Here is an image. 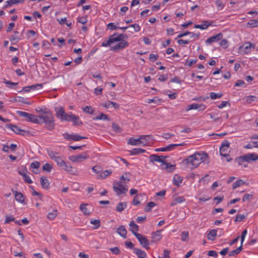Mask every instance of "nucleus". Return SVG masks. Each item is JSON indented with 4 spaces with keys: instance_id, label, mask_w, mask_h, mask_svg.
Instances as JSON below:
<instances>
[{
    "instance_id": "obj_1",
    "label": "nucleus",
    "mask_w": 258,
    "mask_h": 258,
    "mask_svg": "<svg viewBox=\"0 0 258 258\" xmlns=\"http://www.w3.org/2000/svg\"><path fill=\"white\" fill-rule=\"evenodd\" d=\"M183 163L191 169H193L198 167L201 163L208 164V156L205 153L196 152L183 160Z\"/></svg>"
},
{
    "instance_id": "obj_2",
    "label": "nucleus",
    "mask_w": 258,
    "mask_h": 258,
    "mask_svg": "<svg viewBox=\"0 0 258 258\" xmlns=\"http://www.w3.org/2000/svg\"><path fill=\"white\" fill-rule=\"evenodd\" d=\"M55 110L56 111V116L62 121H71L75 125H80L83 124L78 116L75 115L72 113L70 114H67L64 111L63 107L62 106L59 108L55 107Z\"/></svg>"
},
{
    "instance_id": "obj_3",
    "label": "nucleus",
    "mask_w": 258,
    "mask_h": 258,
    "mask_svg": "<svg viewBox=\"0 0 258 258\" xmlns=\"http://www.w3.org/2000/svg\"><path fill=\"white\" fill-rule=\"evenodd\" d=\"M41 123H44L45 127L49 131H52L54 128V119L52 113L49 111H44L43 114L39 116Z\"/></svg>"
},
{
    "instance_id": "obj_4",
    "label": "nucleus",
    "mask_w": 258,
    "mask_h": 258,
    "mask_svg": "<svg viewBox=\"0 0 258 258\" xmlns=\"http://www.w3.org/2000/svg\"><path fill=\"white\" fill-rule=\"evenodd\" d=\"M160 156L157 154H152L149 156L150 162H161L162 164L160 165L162 169L167 170L168 172H172L175 169V165L170 164L164 160H162Z\"/></svg>"
},
{
    "instance_id": "obj_5",
    "label": "nucleus",
    "mask_w": 258,
    "mask_h": 258,
    "mask_svg": "<svg viewBox=\"0 0 258 258\" xmlns=\"http://www.w3.org/2000/svg\"><path fill=\"white\" fill-rule=\"evenodd\" d=\"M258 159V156L254 153L247 154L240 156L234 159L239 165H242L244 162H249L251 161H254Z\"/></svg>"
},
{
    "instance_id": "obj_6",
    "label": "nucleus",
    "mask_w": 258,
    "mask_h": 258,
    "mask_svg": "<svg viewBox=\"0 0 258 258\" xmlns=\"http://www.w3.org/2000/svg\"><path fill=\"white\" fill-rule=\"evenodd\" d=\"M120 38H121V42L115 44V45L110 47V50L112 51H116L119 49H123L125 47L128 46V43L124 40V39H126L127 38V36L125 34H120L118 35Z\"/></svg>"
},
{
    "instance_id": "obj_7",
    "label": "nucleus",
    "mask_w": 258,
    "mask_h": 258,
    "mask_svg": "<svg viewBox=\"0 0 258 258\" xmlns=\"http://www.w3.org/2000/svg\"><path fill=\"white\" fill-rule=\"evenodd\" d=\"M47 154L49 157L54 160L59 167L62 165V164H64L63 156H60L58 153L51 150H47Z\"/></svg>"
},
{
    "instance_id": "obj_8",
    "label": "nucleus",
    "mask_w": 258,
    "mask_h": 258,
    "mask_svg": "<svg viewBox=\"0 0 258 258\" xmlns=\"http://www.w3.org/2000/svg\"><path fill=\"white\" fill-rule=\"evenodd\" d=\"M113 188L118 196L122 194H125L127 191V188H125L121 181L114 182Z\"/></svg>"
},
{
    "instance_id": "obj_9",
    "label": "nucleus",
    "mask_w": 258,
    "mask_h": 258,
    "mask_svg": "<svg viewBox=\"0 0 258 258\" xmlns=\"http://www.w3.org/2000/svg\"><path fill=\"white\" fill-rule=\"evenodd\" d=\"M135 236L137 237L140 244L146 249H149V242L147 238L143 235L139 233H135Z\"/></svg>"
},
{
    "instance_id": "obj_10",
    "label": "nucleus",
    "mask_w": 258,
    "mask_h": 258,
    "mask_svg": "<svg viewBox=\"0 0 258 258\" xmlns=\"http://www.w3.org/2000/svg\"><path fill=\"white\" fill-rule=\"evenodd\" d=\"M89 158V156L86 153H84L82 154L71 156L69 157V159L74 162H81Z\"/></svg>"
},
{
    "instance_id": "obj_11",
    "label": "nucleus",
    "mask_w": 258,
    "mask_h": 258,
    "mask_svg": "<svg viewBox=\"0 0 258 258\" xmlns=\"http://www.w3.org/2000/svg\"><path fill=\"white\" fill-rule=\"evenodd\" d=\"M7 126L8 128H11L15 133L18 134L25 136L26 135H28V134H29L28 132L21 129L20 127H18V126H17L15 124H9L7 125Z\"/></svg>"
},
{
    "instance_id": "obj_12",
    "label": "nucleus",
    "mask_w": 258,
    "mask_h": 258,
    "mask_svg": "<svg viewBox=\"0 0 258 258\" xmlns=\"http://www.w3.org/2000/svg\"><path fill=\"white\" fill-rule=\"evenodd\" d=\"M64 139L67 140H73L75 141H78L81 139H86L85 137L81 136L78 134H69L68 133H65L63 135Z\"/></svg>"
},
{
    "instance_id": "obj_13",
    "label": "nucleus",
    "mask_w": 258,
    "mask_h": 258,
    "mask_svg": "<svg viewBox=\"0 0 258 258\" xmlns=\"http://www.w3.org/2000/svg\"><path fill=\"white\" fill-rule=\"evenodd\" d=\"M146 137V136H140V138L137 139L133 138H131L128 140L127 144L133 146L139 145L144 143V141H141V139L145 138Z\"/></svg>"
},
{
    "instance_id": "obj_14",
    "label": "nucleus",
    "mask_w": 258,
    "mask_h": 258,
    "mask_svg": "<svg viewBox=\"0 0 258 258\" xmlns=\"http://www.w3.org/2000/svg\"><path fill=\"white\" fill-rule=\"evenodd\" d=\"M223 34L221 33H219L213 36L209 37L206 41V44H211L214 42H217L222 38Z\"/></svg>"
},
{
    "instance_id": "obj_15",
    "label": "nucleus",
    "mask_w": 258,
    "mask_h": 258,
    "mask_svg": "<svg viewBox=\"0 0 258 258\" xmlns=\"http://www.w3.org/2000/svg\"><path fill=\"white\" fill-rule=\"evenodd\" d=\"M206 109V106L203 104H192L188 106L186 109V111L191 109H199V110H204Z\"/></svg>"
},
{
    "instance_id": "obj_16",
    "label": "nucleus",
    "mask_w": 258,
    "mask_h": 258,
    "mask_svg": "<svg viewBox=\"0 0 258 258\" xmlns=\"http://www.w3.org/2000/svg\"><path fill=\"white\" fill-rule=\"evenodd\" d=\"M25 0H9L5 2V5L4 6L3 9H6L7 8L11 7L13 5H17L18 4H22L24 2Z\"/></svg>"
},
{
    "instance_id": "obj_17",
    "label": "nucleus",
    "mask_w": 258,
    "mask_h": 258,
    "mask_svg": "<svg viewBox=\"0 0 258 258\" xmlns=\"http://www.w3.org/2000/svg\"><path fill=\"white\" fill-rule=\"evenodd\" d=\"M161 230H157L155 232L152 233V240L151 243H155L160 241L162 238V235L160 234Z\"/></svg>"
},
{
    "instance_id": "obj_18",
    "label": "nucleus",
    "mask_w": 258,
    "mask_h": 258,
    "mask_svg": "<svg viewBox=\"0 0 258 258\" xmlns=\"http://www.w3.org/2000/svg\"><path fill=\"white\" fill-rule=\"evenodd\" d=\"M213 21L209 22L208 21H204L201 25L196 24L194 26V28L197 29H200L202 30H205L208 28L209 26H212Z\"/></svg>"
},
{
    "instance_id": "obj_19",
    "label": "nucleus",
    "mask_w": 258,
    "mask_h": 258,
    "mask_svg": "<svg viewBox=\"0 0 258 258\" xmlns=\"http://www.w3.org/2000/svg\"><path fill=\"white\" fill-rule=\"evenodd\" d=\"M12 191L14 194L16 201L22 204L24 203L25 197L21 192L14 190L13 189H12Z\"/></svg>"
},
{
    "instance_id": "obj_20",
    "label": "nucleus",
    "mask_w": 258,
    "mask_h": 258,
    "mask_svg": "<svg viewBox=\"0 0 258 258\" xmlns=\"http://www.w3.org/2000/svg\"><path fill=\"white\" fill-rule=\"evenodd\" d=\"M103 106L106 107L107 108L113 107L115 109H118L119 107V105L115 102L110 100L107 101L104 104H103Z\"/></svg>"
},
{
    "instance_id": "obj_21",
    "label": "nucleus",
    "mask_w": 258,
    "mask_h": 258,
    "mask_svg": "<svg viewBox=\"0 0 258 258\" xmlns=\"http://www.w3.org/2000/svg\"><path fill=\"white\" fill-rule=\"evenodd\" d=\"M117 233L123 238H126L127 231L123 225L120 226L116 230Z\"/></svg>"
},
{
    "instance_id": "obj_22",
    "label": "nucleus",
    "mask_w": 258,
    "mask_h": 258,
    "mask_svg": "<svg viewBox=\"0 0 258 258\" xmlns=\"http://www.w3.org/2000/svg\"><path fill=\"white\" fill-rule=\"evenodd\" d=\"M40 184L43 188L48 189L50 183L46 177L42 176L40 178Z\"/></svg>"
},
{
    "instance_id": "obj_23",
    "label": "nucleus",
    "mask_w": 258,
    "mask_h": 258,
    "mask_svg": "<svg viewBox=\"0 0 258 258\" xmlns=\"http://www.w3.org/2000/svg\"><path fill=\"white\" fill-rule=\"evenodd\" d=\"M134 252L137 255L139 258H146L147 256L146 253L139 248H134Z\"/></svg>"
},
{
    "instance_id": "obj_24",
    "label": "nucleus",
    "mask_w": 258,
    "mask_h": 258,
    "mask_svg": "<svg viewBox=\"0 0 258 258\" xmlns=\"http://www.w3.org/2000/svg\"><path fill=\"white\" fill-rule=\"evenodd\" d=\"M88 206V205L87 204H82L80 206V210L85 215H89L91 213V211H90L87 207Z\"/></svg>"
},
{
    "instance_id": "obj_25",
    "label": "nucleus",
    "mask_w": 258,
    "mask_h": 258,
    "mask_svg": "<svg viewBox=\"0 0 258 258\" xmlns=\"http://www.w3.org/2000/svg\"><path fill=\"white\" fill-rule=\"evenodd\" d=\"M28 121L35 123L41 124V122L40 120V118H39V116H37V115L33 114H30V115L28 118Z\"/></svg>"
},
{
    "instance_id": "obj_26",
    "label": "nucleus",
    "mask_w": 258,
    "mask_h": 258,
    "mask_svg": "<svg viewBox=\"0 0 258 258\" xmlns=\"http://www.w3.org/2000/svg\"><path fill=\"white\" fill-rule=\"evenodd\" d=\"M63 170H66L68 172H70L72 173L73 172V167L70 165V163L68 162H66L64 161V164H62V165L60 166Z\"/></svg>"
},
{
    "instance_id": "obj_27",
    "label": "nucleus",
    "mask_w": 258,
    "mask_h": 258,
    "mask_svg": "<svg viewBox=\"0 0 258 258\" xmlns=\"http://www.w3.org/2000/svg\"><path fill=\"white\" fill-rule=\"evenodd\" d=\"M146 150L140 148H134L132 150L129 151L131 155H136L144 152Z\"/></svg>"
},
{
    "instance_id": "obj_28",
    "label": "nucleus",
    "mask_w": 258,
    "mask_h": 258,
    "mask_svg": "<svg viewBox=\"0 0 258 258\" xmlns=\"http://www.w3.org/2000/svg\"><path fill=\"white\" fill-rule=\"evenodd\" d=\"M130 226L131 227L130 230L132 232L134 235L135 233H138L137 232L139 230V226L138 225L135 224L133 220L131 221Z\"/></svg>"
},
{
    "instance_id": "obj_29",
    "label": "nucleus",
    "mask_w": 258,
    "mask_h": 258,
    "mask_svg": "<svg viewBox=\"0 0 258 258\" xmlns=\"http://www.w3.org/2000/svg\"><path fill=\"white\" fill-rule=\"evenodd\" d=\"M217 235V230L212 229L211 230L207 235V238L210 240H214L215 239Z\"/></svg>"
},
{
    "instance_id": "obj_30",
    "label": "nucleus",
    "mask_w": 258,
    "mask_h": 258,
    "mask_svg": "<svg viewBox=\"0 0 258 258\" xmlns=\"http://www.w3.org/2000/svg\"><path fill=\"white\" fill-rule=\"evenodd\" d=\"M19 32L17 31H15L14 32V34L12 35L10 38V41L12 42V44H15L16 43L19 42L20 40V38L17 35V34H18Z\"/></svg>"
},
{
    "instance_id": "obj_31",
    "label": "nucleus",
    "mask_w": 258,
    "mask_h": 258,
    "mask_svg": "<svg viewBox=\"0 0 258 258\" xmlns=\"http://www.w3.org/2000/svg\"><path fill=\"white\" fill-rule=\"evenodd\" d=\"M183 178L177 174L175 175L173 177V183L177 186H179L180 184L181 183Z\"/></svg>"
},
{
    "instance_id": "obj_32",
    "label": "nucleus",
    "mask_w": 258,
    "mask_h": 258,
    "mask_svg": "<svg viewBox=\"0 0 258 258\" xmlns=\"http://www.w3.org/2000/svg\"><path fill=\"white\" fill-rule=\"evenodd\" d=\"M112 173L111 170H106L101 173L99 175L97 178H101V179H104L106 177L108 176L109 175H110Z\"/></svg>"
},
{
    "instance_id": "obj_33",
    "label": "nucleus",
    "mask_w": 258,
    "mask_h": 258,
    "mask_svg": "<svg viewBox=\"0 0 258 258\" xmlns=\"http://www.w3.org/2000/svg\"><path fill=\"white\" fill-rule=\"evenodd\" d=\"M93 119L95 120H110V119L109 118L108 116L104 114L103 113H101L99 116H97L96 117H93Z\"/></svg>"
},
{
    "instance_id": "obj_34",
    "label": "nucleus",
    "mask_w": 258,
    "mask_h": 258,
    "mask_svg": "<svg viewBox=\"0 0 258 258\" xmlns=\"http://www.w3.org/2000/svg\"><path fill=\"white\" fill-rule=\"evenodd\" d=\"M246 44L244 47V51L245 53H248L251 51V48L254 49V45L251 42L246 43Z\"/></svg>"
},
{
    "instance_id": "obj_35",
    "label": "nucleus",
    "mask_w": 258,
    "mask_h": 258,
    "mask_svg": "<svg viewBox=\"0 0 258 258\" xmlns=\"http://www.w3.org/2000/svg\"><path fill=\"white\" fill-rule=\"evenodd\" d=\"M185 201V199L183 197H178L176 198H175L174 199V201L171 203V206H174L177 204L181 203L183 202H184Z\"/></svg>"
},
{
    "instance_id": "obj_36",
    "label": "nucleus",
    "mask_w": 258,
    "mask_h": 258,
    "mask_svg": "<svg viewBox=\"0 0 258 258\" xmlns=\"http://www.w3.org/2000/svg\"><path fill=\"white\" fill-rule=\"evenodd\" d=\"M126 207V202H120L117 205L116 208V210L117 212H121Z\"/></svg>"
},
{
    "instance_id": "obj_37",
    "label": "nucleus",
    "mask_w": 258,
    "mask_h": 258,
    "mask_svg": "<svg viewBox=\"0 0 258 258\" xmlns=\"http://www.w3.org/2000/svg\"><path fill=\"white\" fill-rule=\"evenodd\" d=\"M57 211L56 210H54L51 212L48 213L47 217L48 219L52 220L57 216Z\"/></svg>"
},
{
    "instance_id": "obj_38",
    "label": "nucleus",
    "mask_w": 258,
    "mask_h": 258,
    "mask_svg": "<svg viewBox=\"0 0 258 258\" xmlns=\"http://www.w3.org/2000/svg\"><path fill=\"white\" fill-rule=\"evenodd\" d=\"M109 37L112 43L115 42H121V38H119L117 33H114L110 35Z\"/></svg>"
},
{
    "instance_id": "obj_39",
    "label": "nucleus",
    "mask_w": 258,
    "mask_h": 258,
    "mask_svg": "<svg viewBox=\"0 0 258 258\" xmlns=\"http://www.w3.org/2000/svg\"><path fill=\"white\" fill-rule=\"evenodd\" d=\"M215 4L218 11L222 10L225 6V4L222 0H216Z\"/></svg>"
},
{
    "instance_id": "obj_40",
    "label": "nucleus",
    "mask_w": 258,
    "mask_h": 258,
    "mask_svg": "<svg viewBox=\"0 0 258 258\" xmlns=\"http://www.w3.org/2000/svg\"><path fill=\"white\" fill-rule=\"evenodd\" d=\"M242 250V245H240L239 247L237 248L236 249L232 250L229 252V256H234L235 254H238L240 252V251Z\"/></svg>"
},
{
    "instance_id": "obj_41",
    "label": "nucleus",
    "mask_w": 258,
    "mask_h": 258,
    "mask_svg": "<svg viewBox=\"0 0 258 258\" xmlns=\"http://www.w3.org/2000/svg\"><path fill=\"white\" fill-rule=\"evenodd\" d=\"M189 238L188 231H183L181 233V240L182 241H187Z\"/></svg>"
},
{
    "instance_id": "obj_42",
    "label": "nucleus",
    "mask_w": 258,
    "mask_h": 258,
    "mask_svg": "<svg viewBox=\"0 0 258 258\" xmlns=\"http://www.w3.org/2000/svg\"><path fill=\"white\" fill-rule=\"evenodd\" d=\"M156 205L155 203L153 202H149L146 207L145 208V211L146 212H150L152 208H153Z\"/></svg>"
},
{
    "instance_id": "obj_43",
    "label": "nucleus",
    "mask_w": 258,
    "mask_h": 258,
    "mask_svg": "<svg viewBox=\"0 0 258 258\" xmlns=\"http://www.w3.org/2000/svg\"><path fill=\"white\" fill-rule=\"evenodd\" d=\"M52 166L49 163H45L42 167V169L47 172H50L52 169Z\"/></svg>"
},
{
    "instance_id": "obj_44",
    "label": "nucleus",
    "mask_w": 258,
    "mask_h": 258,
    "mask_svg": "<svg viewBox=\"0 0 258 258\" xmlns=\"http://www.w3.org/2000/svg\"><path fill=\"white\" fill-rule=\"evenodd\" d=\"M244 183L245 182L243 180L238 179L233 184V189H234L237 187L241 186V185L244 184Z\"/></svg>"
},
{
    "instance_id": "obj_45",
    "label": "nucleus",
    "mask_w": 258,
    "mask_h": 258,
    "mask_svg": "<svg viewBox=\"0 0 258 258\" xmlns=\"http://www.w3.org/2000/svg\"><path fill=\"white\" fill-rule=\"evenodd\" d=\"M210 97L212 99H216L217 98H220L223 96V94L221 93H216L215 92H211Z\"/></svg>"
},
{
    "instance_id": "obj_46",
    "label": "nucleus",
    "mask_w": 258,
    "mask_h": 258,
    "mask_svg": "<svg viewBox=\"0 0 258 258\" xmlns=\"http://www.w3.org/2000/svg\"><path fill=\"white\" fill-rule=\"evenodd\" d=\"M257 24L256 20L252 19L250 20L247 23V26L250 28H253L257 26Z\"/></svg>"
},
{
    "instance_id": "obj_47",
    "label": "nucleus",
    "mask_w": 258,
    "mask_h": 258,
    "mask_svg": "<svg viewBox=\"0 0 258 258\" xmlns=\"http://www.w3.org/2000/svg\"><path fill=\"white\" fill-rule=\"evenodd\" d=\"M17 113L20 116L25 117L27 119V120L30 115V113H28L27 112L22 111H17Z\"/></svg>"
},
{
    "instance_id": "obj_48",
    "label": "nucleus",
    "mask_w": 258,
    "mask_h": 258,
    "mask_svg": "<svg viewBox=\"0 0 258 258\" xmlns=\"http://www.w3.org/2000/svg\"><path fill=\"white\" fill-rule=\"evenodd\" d=\"M228 150H226L225 148H223L222 147L220 148V155L224 157H229V154L227 153Z\"/></svg>"
},
{
    "instance_id": "obj_49",
    "label": "nucleus",
    "mask_w": 258,
    "mask_h": 258,
    "mask_svg": "<svg viewBox=\"0 0 258 258\" xmlns=\"http://www.w3.org/2000/svg\"><path fill=\"white\" fill-rule=\"evenodd\" d=\"M112 128L113 130V131L116 133H120L122 131L121 128L119 126V125L116 124L114 122L112 123Z\"/></svg>"
},
{
    "instance_id": "obj_50",
    "label": "nucleus",
    "mask_w": 258,
    "mask_h": 258,
    "mask_svg": "<svg viewBox=\"0 0 258 258\" xmlns=\"http://www.w3.org/2000/svg\"><path fill=\"white\" fill-rule=\"evenodd\" d=\"M253 147H258L257 142H252L244 146L246 149H252Z\"/></svg>"
},
{
    "instance_id": "obj_51",
    "label": "nucleus",
    "mask_w": 258,
    "mask_h": 258,
    "mask_svg": "<svg viewBox=\"0 0 258 258\" xmlns=\"http://www.w3.org/2000/svg\"><path fill=\"white\" fill-rule=\"evenodd\" d=\"M40 163L38 161H35L31 163L30 167L32 169H35L38 170V168L40 167Z\"/></svg>"
},
{
    "instance_id": "obj_52",
    "label": "nucleus",
    "mask_w": 258,
    "mask_h": 258,
    "mask_svg": "<svg viewBox=\"0 0 258 258\" xmlns=\"http://www.w3.org/2000/svg\"><path fill=\"white\" fill-rule=\"evenodd\" d=\"M90 223L95 225L94 229H96L100 226V221L99 220H91Z\"/></svg>"
},
{
    "instance_id": "obj_53",
    "label": "nucleus",
    "mask_w": 258,
    "mask_h": 258,
    "mask_svg": "<svg viewBox=\"0 0 258 258\" xmlns=\"http://www.w3.org/2000/svg\"><path fill=\"white\" fill-rule=\"evenodd\" d=\"M83 110L84 112L89 114H93L94 112V110L92 108L91 106H87L86 107L83 108Z\"/></svg>"
},
{
    "instance_id": "obj_54",
    "label": "nucleus",
    "mask_w": 258,
    "mask_h": 258,
    "mask_svg": "<svg viewBox=\"0 0 258 258\" xmlns=\"http://www.w3.org/2000/svg\"><path fill=\"white\" fill-rule=\"evenodd\" d=\"M252 197L253 195L252 194H246L243 197L242 201L244 202L246 201H250L252 199Z\"/></svg>"
},
{
    "instance_id": "obj_55",
    "label": "nucleus",
    "mask_w": 258,
    "mask_h": 258,
    "mask_svg": "<svg viewBox=\"0 0 258 258\" xmlns=\"http://www.w3.org/2000/svg\"><path fill=\"white\" fill-rule=\"evenodd\" d=\"M246 218V216L243 214H238L236 216L235 221L236 222H240L242 221L243 219Z\"/></svg>"
},
{
    "instance_id": "obj_56",
    "label": "nucleus",
    "mask_w": 258,
    "mask_h": 258,
    "mask_svg": "<svg viewBox=\"0 0 258 258\" xmlns=\"http://www.w3.org/2000/svg\"><path fill=\"white\" fill-rule=\"evenodd\" d=\"M112 41L110 38V37H109V39L108 40H104L101 44V46H103V47H108L111 44H112Z\"/></svg>"
},
{
    "instance_id": "obj_57",
    "label": "nucleus",
    "mask_w": 258,
    "mask_h": 258,
    "mask_svg": "<svg viewBox=\"0 0 258 258\" xmlns=\"http://www.w3.org/2000/svg\"><path fill=\"white\" fill-rule=\"evenodd\" d=\"M92 170L95 173H98L102 171V168L100 166L96 165L92 168Z\"/></svg>"
},
{
    "instance_id": "obj_58",
    "label": "nucleus",
    "mask_w": 258,
    "mask_h": 258,
    "mask_svg": "<svg viewBox=\"0 0 258 258\" xmlns=\"http://www.w3.org/2000/svg\"><path fill=\"white\" fill-rule=\"evenodd\" d=\"M256 98V97L255 96H249L247 97V98H246V102L248 104H250L252 102L255 101Z\"/></svg>"
},
{
    "instance_id": "obj_59",
    "label": "nucleus",
    "mask_w": 258,
    "mask_h": 258,
    "mask_svg": "<svg viewBox=\"0 0 258 258\" xmlns=\"http://www.w3.org/2000/svg\"><path fill=\"white\" fill-rule=\"evenodd\" d=\"M167 151H171L169 145L165 147L155 149V151L156 152H165Z\"/></svg>"
},
{
    "instance_id": "obj_60",
    "label": "nucleus",
    "mask_w": 258,
    "mask_h": 258,
    "mask_svg": "<svg viewBox=\"0 0 258 258\" xmlns=\"http://www.w3.org/2000/svg\"><path fill=\"white\" fill-rule=\"evenodd\" d=\"M23 177L24 178V181L26 182H27L28 183H32V181L30 177H29V176H28L26 174H24V175H23Z\"/></svg>"
},
{
    "instance_id": "obj_61",
    "label": "nucleus",
    "mask_w": 258,
    "mask_h": 258,
    "mask_svg": "<svg viewBox=\"0 0 258 258\" xmlns=\"http://www.w3.org/2000/svg\"><path fill=\"white\" fill-rule=\"evenodd\" d=\"M78 22L82 24H85L87 22V17H79L78 18Z\"/></svg>"
},
{
    "instance_id": "obj_62",
    "label": "nucleus",
    "mask_w": 258,
    "mask_h": 258,
    "mask_svg": "<svg viewBox=\"0 0 258 258\" xmlns=\"http://www.w3.org/2000/svg\"><path fill=\"white\" fill-rule=\"evenodd\" d=\"M197 62V59H191L189 61H186L185 63V66L191 67L192 64H195Z\"/></svg>"
},
{
    "instance_id": "obj_63",
    "label": "nucleus",
    "mask_w": 258,
    "mask_h": 258,
    "mask_svg": "<svg viewBox=\"0 0 258 258\" xmlns=\"http://www.w3.org/2000/svg\"><path fill=\"white\" fill-rule=\"evenodd\" d=\"M110 250L115 254H118L120 253V250L117 247H114L113 248H110Z\"/></svg>"
},
{
    "instance_id": "obj_64",
    "label": "nucleus",
    "mask_w": 258,
    "mask_h": 258,
    "mask_svg": "<svg viewBox=\"0 0 258 258\" xmlns=\"http://www.w3.org/2000/svg\"><path fill=\"white\" fill-rule=\"evenodd\" d=\"M14 220L15 218L13 217V216H7L6 217L5 223L6 224H7L11 221H14Z\"/></svg>"
}]
</instances>
